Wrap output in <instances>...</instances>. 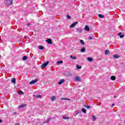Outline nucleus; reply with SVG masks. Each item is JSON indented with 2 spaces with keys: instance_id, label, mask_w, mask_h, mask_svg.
Segmentation results:
<instances>
[{
  "instance_id": "412c9836",
  "label": "nucleus",
  "mask_w": 125,
  "mask_h": 125,
  "mask_svg": "<svg viewBox=\"0 0 125 125\" xmlns=\"http://www.w3.org/2000/svg\"><path fill=\"white\" fill-rule=\"evenodd\" d=\"M55 99H56V97H55V96L52 97L51 98V100H52V101H54Z\"/></svg>"
},
{
  "instance_id": "e433bc0d",
  "label": "nucleus",
  "mask_w": 125,
  "mask_h": 125,
  "mask_svg": "<svg viewBox=\"0 0 125 125\" xmlns=\"http://www.w3.org/2000/svg\"><path fill=\"white\" fill-rule=\"evenodd\" d=\"M26 25L28 27H30V25H31V24L30 23H27Z\"/></svg>"
},
{
  "instance_id": "423d86ee",
  "label": "nucleus",
  "mask_w": 125,
  "mask_h": 125,
  "mask_svg": "<svg viewBox=\"0 0 125 125\" xmlns=\"http://www.w3.org/2000/svg\"><path fill=\"white\" fill-rule=\"evenodd\" d=\"M62 118L63 119V120H69V119H70V117L67 116L66 115H64L62 116Z\"/></svg>"
},
{
  "instance_id": "2eb2a0df",
  "label": "nucleus",
  "mask_w": 125,
  "mask_h": 125,
  "mask_svg": "<svg viewBox=\"0 0 125 125\" xmlns=\"http://www.w3.org/2000/svg\"><path fill=\"white\" fill-rule=\"evenodd\" d=\"M52 119V118L49 117L46 122V124H48V123L50 122V120H51Z\"/></svg>"
},
{
  "instance_id": "9b49d317",
  "label": "nucleus",
  "mask_w": 125,
  "mask_h": 125,
  "mask_svg": "<svg viewBox=\"0 0 125 125\" xmlns=\"http://www.w3.org/2000/svg\"><path fill=\"white\" fill-rule=\"evenodd\" d=\"M24 107H26V104H21L20 106H19V108L20 109V108H23Z\"/></svg>"
},
{
  "instance_id": "393cba45",
  "label": "nucleus",
  "mask_w": 125,
  "mask_h": 125,
  "mask_svg": "<svg viewBox=\"0 0 125 125\" xmlns=\"http://www.w3.org/2000/svg\"><path fill=\"white\" fill-rule=\"evenodd\" d=\"M70 58L73 59V60H75V59H77V57H73V56H70Z\"/></svg>"
},
{
  "instance_id": "dca6fc26",
  "label": "nucleus",
  "mask_w": 125,
  "mask_h": 125,
  "mask_svg": "<svg viewBox=\"0 0 125 125\" xmlns=\"http://www.w3.org/2000/svg\"><path fill=\"white\" fill-rule=\"evenodd\" d=\"M62 63H63V61H58V62H57V65H59V64H62Z\"/></svg>"
},
{
  "instance_id": "a18cd8bd",
  "label": "nucleus",
  "mask_w": 125,
  "mask_h": 125,
  "mask_svg": "<svg viewBox=\"0 0 125 125\" xmlns=\"http://www.w3.org/2000/svg\"><path fill=\"white\" fill-rule=\"evenodd\" d=\"M0 57H1V56H0Z\"/></svg>"
},
{
  "instance_id": "b1692460",
  "label": "nucleus",
  "mask_w": 125,
  "mask_h": 125,
  "mask_svg": "<svg viewBox=\"0 0 125 125\" xmlns=\"http://www.w3.org/2000/svg\"><path fill=\"white\" fill-rule=\"evenodd\" d=\"M27 58H28L27 57V56H24L22 58V60H23V61H25V60H27Z\"/></svg>"
},
{
  "instance_id": "39448f33",
  "label": "nucleus",
  "mask_w": 125,
  "mask_h": 125,
  "mask_svg": "<svg viewBox=\"0 0 125 125\" xmlns=\"http://www.w3.org/2000/svg\"><path fill=\"white\" fill-rule=\"evenodd\" d=\"M37 82H38V80L36 79V80L31 81L29 83V84H34V83H37Z\"/></svg>"
},
{
  "instance_id": "a878e982",
  "label": "nucleus",
  "mask_w": 125,
  "mask_h": 125,
  "mask_svg": "<svg viewBox=\"0 0 125 125\" xmlns=\"http://www.w3.org/2000/svg\"><path fill=\"white\" fill-rule=\"evenodd\" d=\"M80 42L83 44V45H84V42L83 40H80Z\"/></svg>"
},
{
  "instance_id": "473e14b6",
  "label": "nucleus",
  "mask_w": 125,
  "mask_h": 125,
  "mask_svg": "<svg viewBox=\"0 0 125 125\" xmlns=\"http://www.w3.org/2000/svg\"><path fill=\"white\" fill-rule=\"evenodd\" d=\"M36 97H37V98H42V96L41 95H39L36 96Z\"/></svg>"
},
{
  "instance_id": "79ce46f5",
  "label": "nucleus",
  "mask_w": 125,
  "mask_h": 125,
  "mask_svg": "<svg viewBox=\"0 0 125 125\" xmlns=\"http://www.w3.org/2000/svg\"><path fill=\"white\" fill-rule=\"evenodd\" d=\"M1 123V120L0 119V124Z\"/></svg>"
},
{
  "instance_id": "0eeeda50",
  "label": "nucleus",
  "mask_w": 125,
  "mask_h": 125,
  "mask_svg": "<svg viewBox=\"0 0 125 125\" xmlns=\"http://www.w3.org/2000/svg\"><path fill=\"white\" fill-rule=\"evenodd\" d=\"M46 42L49 44H52V42H51V39H48L47 40H46Z\"/></svg>"
},
{
  "instance_id": "7ed1b4c3",
  "label": "nucleus",
  "mask_w": 125,
  "mask_h": 125,
  "mask_svg": "<svg viewBox=\"0 0 125 125\" xmlns=\"http://www.w3.org/2000/svg\"><path fill=\"white\" fill-rule=\"evenodd\" d=\"M49 63V62H46L43 63L41 65L42 68H45V67H46V66H47V65H48Z\"/></svg>"
},
{
  "instance_id": "c03bdc74",
  "label": "nucleus",
  "mask_w": 125,
  "mask_h": 125,
  "mask_svg": "<svg viewBox=\"0 0 125 125\" xmlns=\"http://www.w3.org/2000/svg\"><path fill=\"white\" fill-rule=\"evenodd\" d=\"M33 96H34V97H35V96H36V95H33Z\"/></svg>"
},
{
  "instance_id": "f8f14e48",
  "label": "nucleus",
  "mask_w": 125,
  "mask_h": 125,
  "mask_svg": "<svg viewBox=\"0 0 125 125\" xmlns=\"http://www.w3.org/2000/svg\"><path fill=\"white\" fill-rule=\"evenodd\" d=\"M104 52H105V55H108V54H109V53H110V51H109V50L104 51Z\"/></svg>"
},
{
  "instance_id": "4c0bfd02",
  "label": "nucleus",
  "mask_w": 125,
  "mask_h": 125,
  "mask_svg": "<svg viewBox=\"0 0 125 125\" xmlns=\"http://www.w3.org/2000/svg\"><path fill=\"white\" fill-rule=\"evenodd\" d=\"M113 106H115V104H111V107H113Z\"/></svg>"
},
{
  "instance_id": "4be33fe9",
  "label": "nucleus",
  "mask_w": 125,
  "mask_h": 125,
  "mask_svg": "<svg viewBox=\"0 0 125 125\" xmlns=\"http://www.w3.org/2000/svg\"><path fill=\"white\" fill-rule=\"evenodd\" d=\"M87 60L88 61H93V59L92 58H87Z\"/></svg>"
},
{
  "instance_id": "cd10ccee",
  "label": "nucleus",
  "mask_w": 125,
  "mask_h": 125,
  "mask_svg": "<svg viewBox=\"0 0 125 125\" xmlns=\"http://www.w3.org/2000/svg\"><path fill=\"white\" fill-rule=\"evenodd\" d=\"M92 120L93 121H96V117L93 116H92Z\"/></svg>"
},
{
  "instance_id": "58836bf2",
  "label": "nucleus",
  "mask_w": 125,
  "mask_h": 125,
  "mask_svg": "<svg viewBox=\"0 0 125 125\" xmlns=\"http://www.w3.org/2000/svg\"><path fill=\"white\" fill-rule=\"evenodd\" d=\"M121 35H122V33H119L118 34V36H121Z\"/></svg>"
},
{
  "instance_id": "aec40b11",
  "label": "nucleus",
  "mask_w": 125,
  "mask_h": 125,
  "mask_svg": "<svg viewBox=\"0 0 125 125\" xmlns=\"http://www.w3.org/2000/svg\"><path fill=\"white\" fill-rule=\"evenodd\" d=\"M111 79L112 81H115L116 80V77H115L114 76H112L111 77Z\"/></svg>"
},
{
  "instance_id": "2f4dec72",
  "label": "nucleus",
  "mask_w": 125,
  "mask_h": 125,
  "mask_svg": "<svg viewBox=\"0 0 125 125\" xmlns=\"http://www.w3.org/2000/svg\"><path fill=\"white\" fill-rule=\"evenodd\" d=\"M80 113H81V111L77 110L76 112V115H78V114H80Z\"/></svg>"
},
{
  "instance_id": "6ab92c4d",
  "label": "nucleus",
  "mask_w": 125,
  "mask_h": 125,
  "mask_svg": "<svg viewBox=\"0 0 125 125\" xmlns=\"http://www.w3.org/2000/svg\"><path fill=\"white\" fill-rule=\"evenodd\" d=\"M38 48L39 49H43L44 47L42 45H39L38 46Z\"/></svg>"
},
{
  "instance_id": "f704fd0d",
  "label": "nucleus",
  "mask_w": 125,
  "mask_h": 125,
  "mask_svg": "<svg viewBox=\"0 0 125 125\" xmlns=\"http://www.w3.org/2000/svg\"><path fill=\"white\" fill-rule=\"evenodd\" d=\"M61 100H66V98H62Z\"/></svg>"
},
{
  "instance_id": "c85d7f7f",
  "label": "nucleus",
  "mask_w": 125,
  "mask_h": 125,
  "mask_svg": "<svg viewBox=\"0 0 125 125\" xmlns=\"http://www.w3.org/2000/svg\"><path fill=\"white\" fill-rule=\"evenodd\" d=\"M85 108H86V109H90V106H89V105H85Z\"/></svg>"
},
{
  "instance_id": "f3484780",
  "label": "nucleus",
  "mask_w": 125,
  "mask_h": 125,
  "mask_svg": "<svg viewBox=\"0 0 125 125\" xmlns=\"http://www.w3.org/2000/svg\"><path fill=\"white\" fill-rule=\"evenodd\" d=\"M85 52V49L84 48V47H83L81 49V52Z\"/></svg>"
},
{
  "instance_id": "20e7f679",
  "label": "nucleus",
  "mask_w": 125,
  "mask_h": 125,
  "mask_svg": "<svg viewBox=\"0 0 125 125\" xmlns=\"http://www.w3.org/2000/svg\"><path fill=\"white\" fill-rule=\"evenodd\" d=\"M77 24H78V21L74 22L73 23L70 25V28H74V27H75Z\"/></svg>"
},
{
  "instance_id": "a211bd4d",
  "label": "nucleus",
  "mask_w": 125,
  "mask_h": 125,
  "mask_svg": "<svg viewBox=\"0 0 125 125\" xmlns=\"http://www.w3.org/2000/svg\"><path fill=\"white\" fill-rule=\"evenodd\" d=\"M11 82L13 83H16V80H15V79H14V78H13V79H12Z\"/></svg>"
},
{
  "instance_id": "ddd939ff",
  "label": "nucleus",
  "mask_w": 125,
  "mask_h": 125,
  "mask_svg": "<svg viewBox=\"0 0 125 125\" xmlns=\"http://www.w3.org/2000/svg\"><path fill=\"white\" fill-rule=\"evenodd\" d=\"M81 110L83 113H84V114H86V110H85V108H83Z\"/></svg>"
},
{
  "instance_id": "c9c22d12",
  "label": "nucleus",
  "mask_w": 125,
  "mask_h": 125,
  "mask_svg": "<svg viewBox=\"0 0 125 125\" xmlns=\"http://www.w3.org/2000/svg\"><path fill=\"white\" fill-rule=\"evenodd\" d=\"M88 40H92V38L91 36L88 37Z\"/></svg>"
},
{
  "instance_id": "4468645a",
  "label": "nucleus",
  "mask_w": 125,
  "mask_h": 125,
  "mask_svg": "<svg viewBox=\"0 0 125 125\" xmlns=\"http://www.w3.org/2000/svg\"><path fill=\"white\" fill-rule=\"evenodd\" d=\"M77 31L78 32V33H82V29L80 28H77Z\"/></svg>"
},
{
  "instance_id": "5701e85b",
  "label": "nucleus",
  "mask_w": 125,
  "mask_h": 125,
  "mask_svg": "<svg viewBox=\"0 0 125 125\" xmlns=\"http://www.w3.org/2000/svg\"><path fill=\"white\" fill-rule=\"evenodd\" d=\"M18 94H19V95H22V94H23V91H19Z\"/></svg>"
},
{
  "instance_id": "bb28decb",
  "label": "nucleus",
  "mask_w": 125,
  "mask_h": 125,
  "mask_svg": "<svg viewBox=\"0 0 125 125\" xmlns=\"http://www.w3.org/2000/svg\"><path fill=\"white\" fill-rule=\"evenodd\" d=\"M98 16H99V17H100V18H104V16H103L101 14H99Z\"/></svg>"
},
{
  "instance_id": "f03ea898",
  "label": "nucleus",
  "mask_w": 125,
  "mask_h": 125,
  "mask_svg": "<svg viewBox=\"0 0 125 125\" xmlns=\"http://www.w3.org/2000/svg\"><path fill=\"white\" fill-rule=\"evenodd\" d=\"M74 81H75V82H82V79L81 78V77L77 76L75 77Z\"/></svg>"
},
{
  "instance_id": "37998d69",
  "label": "nucleus",
  "mask_w": 125,
  "mask_h": 125,
  "mask_svg": "<svg viewBox=\"0 0 125 125\" xmlns=\"http://www.w3.org/2000/svg\"><path fill=\"white\" fill-rule=\"evenodd\" d=\"M116 97H117V96H114V98H116Z\"/></svg>"
},
{
  "instance_id": "1a4fd4ad",
  "label": "nucleus",
  "mask_w": 125,
  "mask_h": 125,
  "mask_svg": "<svg viewBox=\"0 0 125 125\" xmlns=\"http://www.w3.org/2000/svg\"><path fill=\"white\" fill-rule=\"evenodd\" d=\"M65 82V80L62 79L58 82V84H62V83H63Z\"/></svg>"
},
{
  "instance_id": "f257e3e1",
  "label": "nucleus",
  "mask_w": 125,
  "mask_h": 125,
  "mask_svg": "<svg viewBox=\"0 0 125 125\" xmlns=\"http://www.w3.org/2000/svg\"><path fill=\"white\" fill-rule=\"evenodd\" d=\"M12 2H13V0H5L4 1V4L7 6H9V5L12 4Z\"/></svg>"
},
{
  "instance_id": "a19ab883",
  "label": "nucleus",
  "mask_w": 125,
  "mask_h": 125,
  "mask_svg": "<svg viewBox=\"0 0 125 125\" xmlns=\"http://www.w3.org/2000/svg\"><path fill=\"white\" fill-rule=\"evenodd\" d=\"M66 100H70L69 99H67L66 98Z\"/></svg>"
},
{
  "instance_id": "7c9ffc66",
  "label": "nucleus",
  "mask_w": 125,
  "mask_h": 125,
  "mask_svg": "<svg viewBox=\"0 0 125 125\" xmlns=\"http://www.w3.org/2000/svg\"><path fill=\"white\" fill-rule=\"evenodd\" d=\"M66 17L67 19H71V16H70L69 15H67Z\"/></svg>"
},
{
  "instance_id": "6e6552de",
  "label": "nucleus",
  "mask_w": 125,
  "mask_h": 125,
  "mask_svg": "<svg viewBox=\"0 0 125 125\" xmlns=\"http://www.w3.org/2000/svg\"><path fill=\"white\" fill-rule=\"evenodd\" d=\"M84 30L87 31L88 32L89 31H90L89 26H88V25H85L84 27Z\"/></svg>"
},
{
  "instance_id": "72a5a7b5",
  "label": "nucleus",
  "mask_w": 125,
  "mask_h": 125,
  "mask_svg": "<svg viewBox=\"0 0 125 125\" xmlns=\"http://www.w3.org/2000/svg\"><path fill=\"white\" fill-rule=\"evenodd\" d=\"M124 37H125V35H120V37L121 38V39H123Z\"/></svg>"
},
{
  "instance_id": "ea45409f",
  "label": "nucleus",
  "mask_w": 125,
  "mask_h": 125,
  "mask_svg": "<svg viewBox=\"0 0 125 125\" xmlns=\"http://www.w3.org/2000/svg\"><path fill=\"white\" fill-rule=\"evenodd\" d=\"M13 115H16V113L15 112H14V113H13Z\"/></svg>"
},
{
  "instance_id": "c756f323",
  "label": "nucleus",
  "mask_w": 125,
  "mask_h": 125,
  "mask_svg": "<svg viewBox=\"0 0 125 125\" xmlns=\"http://www.w3.org/2000/svg\"><path fill=\"white\" fill-rule=\"evenodd\" d=\"M76 67H77V69H82V67L81 66H79V65H77Z\"/></svg>"
},
{
  "instance_id": "9d476101",
  "label": "nucleus",
  "mask_w": 125,
  "mask_h": 125,
  "mask_svg": "<svg viewBox=\"0 0 125 125\" xmlns=\"http://www.w3.org/2000/svg\"><path fill=\"white\" fill-rule=\"evenodd\" d=\"M114 58L115 59H118V58H120V56L118 55L117 54L113 55Z\"/></svg>"
}]
</instances>
